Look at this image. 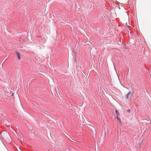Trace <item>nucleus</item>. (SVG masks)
Instances as JSON below:
<instances>
[{"mask_svg": "<svg viewBox=\"0 0 151 151\" xmlns=\"http://www.w3.org/2000/svg\"><path fill=\"white\" fill-rule=\"evenodd\" d=\"M16 54L17 55L18 58V59L19 60H20V54L19 53V52H17Z\"/></svg>", "mask_w": 151, "mask_h": 151, "instance_id": "obj_1", "label": "nucleus"}, {"mask_svg": "<svg viewBox=\"0 0 151 151\" xmlns=\"http://www.w3.org/2000/svg\"><path fill=\"white\" fill-rule=\"evenodd\" d=\"M131 91H129L126 95V98L127 99H128L129 96L131 95Z\"/></svg>", "mask_w": 151, "mask_h": 151, "instance_id": "obj_2", "label": "nucleus"}, {"mask_svg": "<svg viewBox=\"0 0 151 151\" xmlns=\"http://www.w3.org/2000/svg\"><path fill=\"white\" fill-rule=\"evenodd\" d=\"M115 112L117 116H118L119 115V114L118 113V111L117 110H116L115 111Z\"/></svg>", "mask_w": 151, "mask_h": 151, "instance_id": "obj_3", "label": "nucleus"}, {"mask_svg": "<svg viewBox=\"0 0 151 151\" xmlns=\"http://www.w3.org/2000/svg\"><path fill=\"white\" fill-rule=\"evenodd\" d=\"M116 118L118 121H119V122H121V119L119 118L118 117V116H117L116 117Z\"/></svg>", "mask_w": 151, "mask_h": 151, "instance_id": "obj_4", "label": "nucleus"}, {"mask_svg": "<svg viewBox=\"0 0 151 151\" xmlns=\"http://www.w3.org/2000/svg\"><path fill=\"white\" fill-rule=\"evenodd\" d=\"M127 111L128 112H130V110H129V109H128V110H127Z\"/></svg>", "mask_w": 151, "mask_h": 151, "instance_id": "obj_5", "label": "nucleus"}, {"mask_svg": "<svg viewBox=\"0 0 151 151\" xmlns=\"http://www.w3.org/2000/svg\"><path fill=\"white\" fill-rule=\"evenodd\" d=\"M150 123L151 124V120H150Z\"/></svg>", "mask_w": 151, "mask_h": 151, "instance_id": "obj_6", "label": "nucleus"}]
</instances>
